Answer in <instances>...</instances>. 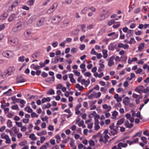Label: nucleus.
Returning a JSON list of instances; mask_svg holds the SVG:
<instances>
[{
    "label": "nucleus",
    "instance_id": "49530a36",
    "mask_svg": "<svg viewBox=\"0 0 149 149\" xmlns=\"http://www.w3.org/2000/svg\"><path fill=\"white\" fill-rule=\"evenodd\" d=\"M41 76L43 77H47L48 74L45 72H43L41 74Z\"/></svg>",
    "mask_w": 149,
    "mask_h": 149
},
{
    "label": "nucleus",
    "instance_id": "58836bf2",
    "mask_svg": "<svg viewBox=\"0 0 149 149\" xmlns=\"http://www.w3.org/2000/svg\"><path fill=\"white\" fill-rule=\"evenodd\" d=\"M94 97L96 98H97L100 97L101 94L100 92H98L97 94L96 93L94 94Z\"/></svg>",
    "mask_w": 149,
    "mask_h": 149
},
{
    "label": "nucleus",
    "instance_id": "2f4dec72",
    "mask_svg": "<svg viewBox=\"0 0 149 149\" xmlns=\"http://www.w3.org/2000/svg\"><path fill=\"white\" fill-rule=\"evenodd\" d=\"M136 42V41L134 39V38H131L130 41L127 42L128 43H129L130 44H135Z\"/></svg>",
    "mask_w": 149,
    "mask_h": 149
},
{
    "label": "nucleus",
    "instance_id": "ea45409f",
    "mask_svg": "<svg viewBox=\"0 0 149 149\" xmlns=\"http://www.w3.org/2000/svg\"><path fill=\"white\" fill-rule=\"evenodd\" d=\"M141 139L142 141L143 142L145 143H146L147 142V138L144 136H143L141 137Z\"/></svg>",
    "mask_w": 149,
    "mask_h": 149
},
{
    "label": "nucleus",
    "instance_id": "a211bd4d",
    "mask_svg": "<svg viewBox=\"0 0 149 149\" xmlns=\"http://www.w3.org/2000/svg\"><path fill=\"white\" fill-rule=\"evenodd\" d=\"M24 110L26 111L28 113H31L33 111V110L30 108L29 106H27L24 108Z\"/></svg>",
    "mask_w": 149,
    "mask_h": 149
},
{
    "label": "nucleus",
    "instance_id": "8fccbe9b",
    "mask_svg": "<svg viewBox=\"0 0 149 149\" xmlns=\"http://www.w3.org/2000/svg\"><path fill=\"white\" fill-rule=\"evenodd\" d=\"M128 31L127 33V36H128V35H129V36H130L132 35V31L133 30H128Z\"/></svg>",
    "mask_w": 149,
    "mask_h": 149
},
{
    "label": "nucleus",
    "instance_id": "f257e3e1",
    "mask_svg": "<svg viewBox=\"0 0 149 149\" xmlns=\"http://www.w3.org/2000/svg\"><path fill=\"white\" fill-rule=\"evenodd\" d=\"M23 28V23L19 22L17 23L14 26L13 29L14 32H17L20 31Z\"/></svg>",
    "mask_w": 149,
    "mask_h": 149
},
{
    "label": "nucleus",
    "instance_id": "79ce46f5",
    "mask_svg": "<svg viewBox=\"0 0 149 149\" xmlns=\"http://www.w3.org/2000/svg\"><path fill=\"white\" fill-rule=\"evenodd\" d=\"M8 135H6L5 133L2 134L1 135V138L2 139H6L8 138Z\"/></svg>",
    "mask_w": 149,
    "mask_h": 149
},
{
    "label": "nucleus",
    "instance_id": "20e7f679",
    "mask_svg": "<svg viewBox=\"0 0 149 149\" xmlns=\"http://www.w3.org/2000/svg\"><path fill=\"white\" fill-rule=\"evenodd\" d=\"M19 12L17 10L15 13H14L11 14L8 18V21L9 22H12L16 18L17 15L19 14Z\"/></svg>",
    "mask_w": 149,
    "mask_h": 149
},
{
    "label": "nucleus",
    "instance_id": "ddd939ff",
    "mask_svg": "<svg viewBox=\"0 0 149 149\" xmlns=\"http://www.w3.org/2000/svg\"><path fill=\"white\" fill-rule=\"evenodd\" d=\"M114 58V56H113L111 57L109 59V61L108 63V65L110 67L111 65L114 64L113 62V60Z\"/></svg>",
    "mask_w": 149,
    "mask_h": 149
},
{
    "label": "nucleus",
    "instance_id": "a18cd8bd",
    "mask_svg": "<svg viewBox=\"0 0 149 149\" xmlns=\"http://www.w3.org/2000/svg\"><path fill=\"white\" fill-rule=\"evenodd\" d=\"M29 121V118H23L22 120V122L23 123L25 124L28 123Z\"/></svg>",
    "mask_w": 149,
    "mask_h": 149
},
{
    "label": "nucleus",
    "instance_id": "1a4fd4ad",
    "mask_svg": "<svg viewBox=\"0 0 149 149\" xmlns=\"http://www.w3.org/2000/svg\"><path fill=\"white\" fill-rule=\"evenodd\" d=\"M45 20V19L44 17H41L37 21L36 26L37 27H39L42 25L44 23Z\"/></svg>",
    "mask_w": 149,
    "mask_h": 149
},
{
    "label": "nucleus",
    "instance_id": "423d86ee",
    "mask_svg": "<svg viewBox=\"0 0 149 149\" xmlns=\"http://www.w3.org/2000/svg\"><path fill=\"white\" fill-rule=\"evenodd\" d=\"M118 127L117 126H115L113 129L110 130V132L109 134L110 136H114L115 134H116L118 132Z\"/></svg>",
    "mask_w": 149,
    "mask_h": 149
},
{
    "label": "nucleus",
    "instance_id": "c03bdc74",
    "mask_svg": "<svg viewBox=\"0 0 149 149\" xmlns=\"http://www.w3.org/2000/svg\"><path fill=\"white\" fill-rule=\"evenodd\" d=\"M81 104H79L77 105L76 107H75L74 109V110L75 111H76V110H79V109L81 107Z\"/></svg>",
    "mask_w": 149,
    "mask_h": 149
},
{
    "label": "nucleus",
    "instance_id": "6e6552de",
    "mask_svg": "<svg viewBox=\"0 0 149 149\" xmlns=\"http://www.w3.org/2000/svg\"><path fill=\"white\" fill-rule=\"evenodd\" d=\"M37 18V16L36 15H32L29 19L28 20L27 24L28 25H30L33 23L34 21Z\"/></svg>",
    "mask_w": 149,
    "mask_h": 149
},
{
    "label": "nucleus",
    "instance_id": "5701e85b",
    "mask_svg": "<svg viewBox=\"0 0 149 149\" xmlns=\"http://www.w3.org/2000/svg\"><path fill=\"white\" fill-rule=\"evenodd\" d=\"M58 6V3H53V5L50 7V8L53 10L54 12Z\"/></svg>",
    "mask_w": 149,
    "mask_h": 149
},
{
    "label": "nucleus",
    "instance_id": "c9c22d12",
    "mask_svg": "<svg viewBox=\"0 0 149 149\" xmlns=\"http://www.w3.org/2000/svg\"><path fill=\"white\" fill-rule=\"evenodd\" d=\"M81 83L82 85H84L85 87H87L88 86H86V80L84 79H81Z\"/></svg>",
    "mask_w": 149,
    "mask_h": 149
},
{
    "label": "nucleus",
    "instance_id": "4d7b16f0",
    "mask_svg": "<svg viewBox=\"0 0 149 149\" xmlns=\"http://www.w3.org/2000/svg\"><path fill=\"white\" fill-rule=\"evenodd\" d=\"M12 109L13 110H17L18 108V105L17 104L15 105L12 107Z\"/></svg>",
    "mask_w": 149,
    "mask_h": 149
},
{
    "label": "nucleus",
    "instance_id": "338daca9",
    "mask_svg": "<svg viewBox=\"0 0 149 149\" xmlns=\"http://www.w3.org/2000/svg\"><path fill=\"white\" fill-rule=\"evenodd\" d=\"M84 75L86 77H90L91 74L89 72H85L84 74Z\"/></svg>",
    "mask_w": 149,
    "mask_h": 149
},
{
    "label": "nucleus",
    "instance_id": "393cba45",
    "mask_svg": "<svg viewBox=\"0 0 149 149\" xmlns=\"http://www.w3.org/2000/svg\"><path fill=\"white\" fill-rule=\"evenodd\" d=\"M75 87L80 91H82L84 88L83 86H80L79 84H77L75 85Z\"/></svg>",
    "mask_w": 149,
    "mask_h": 149
},
{
    "label": "nucleus",
    "instance_id": "9d476101",
    "mask_svg": "<svg viewBox=\"0 0 149 149\" xmlns=\"http://www.w3.org/2000/svg\"><path fill=\"white\" fill-rule=\"evenodd\" d=\"M107 18V15H106L104 16V14H103L102 13H101L100 15L98 17L97 19L98 21H101L104 20Z\"/></svg>",
    "mask_w": 149,
    "mask_h": 149
},
{
    "label": "nucleus",
    "instance_id": "72a5a7b5",
    "mask_svg": "<svg viewBox=\"0 0 149 149\" xmlns=\"http://www.w3.org/2000/svg\"><path fill=\"white\" fill-rule=\"evenodd\" d=\"M59 57L57 56H56L54 58V61L53 62V63H58L59 61Z\"/></svg>",
    "mask_w": 149,
    "mask_h": 149
},
{
    "label": "nucleus",
    "instance_id": "9b49d317",
    "mask_svg": "<svg viewBox=\"0 0 149 149\" xmlns=\"http://www.w3.org/2000/svg\"><path fill=\"white\" fill-rule=\"evenodd\" d=\"M127 146V143L123 144V143H119L117 145L118 149H122L121 147L122 148H125Z\"/></svg>",
    "mask_w": 149,
    "mask_h": 149
},
{
    "label": "nucleus",
    "instance_id": "6ab92c4d",
    "mask_svg": "<svg viewBox=\"0 0 149 149\" xmlns=\"http://www.w3.org/2000/svg\"><path fill=\"white\" fill-rule=\"evenodd\" d=\"M118 112L116 110H115L112 113V116L111 117V118L112 119H115L116 118V116L118 115Z\"/></svg>",
    "mask_w": 149,
    "mask_h": 149
},
{
    "label": "nucleus",
    "instance_id": "37998d69",
    "mask_svg": "<svg viewBox=\"0 0 149 149\" xmlns=\"http://www.w3.org/2000/svg\"><path fill=\"white\" fill-rule=\"evenodd\" d=\"M31 105L32 106V107L34 109H36V106L35 105V102L34 101H32L31 103Z\"/></svg>",
    "mask_w": 149,
    "mask_h": 149
},
{
    "label": "nucleus",
    "instance_id": "bf43d9fd",
    "mask_svg": "<svg viewBox=\"0 0 149 149\" xmlns=\"http://www.w3.org/2000/svg\"><path fill=\"white\" fill-rule=\"evenodd\" d=\"M89 10L93 12H95L96 10V8L93 6L89 7Z\"/></svg>",
    "mask_w": 149,
    "mask_h": 149
},
{
    "label": "nucleus",
    "instance_id": "f704fd0d",
    "mask_svg": "<svg viewBox=\"0 0 149 149\" xmlns=\"http://www.w3.org/2000/svg\"><path fill=\"white\" fill-rule=\"evenodd\" d=\"M31 33L30 31L26 30L24 32V35L26 37H28V36Z\"/></svg>",
    "mask_w": 149,
    "mask_h": 149
},
{
    "label": "nucleus",
    "instance_id": "5fc2aeb1",
    "mask_svg": "<svg viewBox=\"0 0 149 149\" xmlns=\"http://www.w3.org/2000/svg\"><path fill=\"white\" fill-rule=\"evenodd\" d=\"M6 141L5 143H6L9 144L11 142V141L10 139H9V136L7 138V139H5Z\"/></svg>",
    "mask_w": 149,
    "mask_h": 149
},
{
    "label": "nucleus",
    "instance_id": "a19ab883",
    "mask_svg": "<svg viewBox=\"0 0 149 149\" xmlns=\"http://www.w3.org/2000/svg\"><path fill=\"white\" fill-rule=\"evenodd\" d=\"M114 22H115V21L113 19H112V20H110L108 22V24L109 26H111L114 23Z\"/></svg>",
    "mask_w": 149,
    "mask_h": 149
},
{
    "label": "nucleus",
    "instance_id": "0eeeda50",
    "mask_svg": "<svg viewBox=\"0 0 149 149\" xmlns=\"http://www.w3.org/2000/svg\"><path fill=\"white\" fill-rule=\"evenodd\" d=\"M19 4L18 0H16L13 2L11 6L9 7L8 10L9 11H13V8L17 6Z\"/></svg>",
    "mask_w": 149,
    "mask_h": 149
},
{
    "label": "nucleus",
    "instance_id": "dca6fc26",
    "mask_svg": "<svg viewBox=\"0 0 149 149\" xmlns=\"http://www.w3.org/2000/svg\"><path fill=\"white\" fill-rule=\"evenodd\" d=\"M8 16V14L7 13H4L0 16V19L2 20L6 19Z\"/></svg>",
    "mask_w": 149,
    "mask_h": 149
},
{
    "label": "nucleus",
    "instance_id": "f03ea898",
    "mask_svg": "<svg viewBox=\"0 0 149 149\" xmlns=\"http://www.w3.org/2000/svg\"><path fill=\"white\" fill-rule=\"evenodd\" d=\"M3 55L8 58H10L14 56V53L12 51L7 50L3 52Z\"/></svg>",
    "mask_w": 149,
    "mask_h": 149
},
{
    "label": "nucleus",
    "instance_id": "3c124183",
    "mask_svg": "<svg viewBox=\"0 0 149 149\" xmlns=\"http://www.w3.org/2000/svg\"><path fill=\"white\" fill-rule=\"evenodd\" d=\"M73 72L74 73L75 75L77 76H79L80 75V72H78L77 70H73Z\"/></svg>",
    "mask_w": 149,
    "mask_h": 149
},
{
    "label": "nucleus",
    "instance_id": "412c9836",
    "mask_svg": "<svg viewBox=\"0 0 149 149\" xmlns=\"http://www.w3.org/2000/svg\"><path fill=\"white\" fill-rule=\"evenodd\" d=\"M125 120V119L124 118H122L120 119V120H118L116 123V125H120L122 124L123 122H124Z\"/></svg>",
    "mask_w": 149,
    "mask_h": 149
},
{
    "label": "nucleus",
    "instance_id": "774afa93",
    "mask_svg": "<svg viewBox=\"0 0 149 149\" xmlns=\"http://www.w3.org/2000/svg\"><path fill=\"white\" fill-rule=\"evenodd\" d=\"M85 47V46L84 44H82L80 45L79 49L80 50H82L84 49Z\"/></svg>",
    "mask_w": 149,
    "mask_h": 149
},
{
    "label": "nucleus",
    "instance_id": "2eb2a0df",
    "mask_svg": "<svg viewBox=\"0 0 149 149\" xmlns=\"http://www.w3.org/2000/svg\"><path fill=\"white\" fill-rule=\"evenodd\" d=\"M116 47V45H114V43H111L108 46V49L109 50L113 51L114 49Z\"/></svg>",
    "mask_w": 149,
    "mask_h": 149
},
{
    "label": "nucleus",
    "instance_id": "de8ad7c7",
    "mask_svg": "<svg viewBox=\"0 0 149 149\" xmlns=\"http://www.w3.org/2000/svg\"><path fill=\"white\" fill-rule=\"evenodd\" d=\"M81 29L83 32H85L86 31L84 30V29L86 27V25L84 24H83L81 25Z\"/></svg>",
    "mask_w": 149,
    "mask_h": 149
},
{
    "label": "nucleus",
    "instance_id": "cd10ccee",
    "mask_svg": "<svg viewBox=\"0 0 149 149\" xmlns=\"http://www.w3.org/2000/svg\"><path fill=\"white\" fill-rule=\"evenodd\" d=\"M34 3V0H29L27 2V3L29 6H31Z\"/></svg>",
    "mask_w": 149,
    "mask_h": 149
},
{
    "label": "nucleus",
    "instance_id": "4468645a",
    "mask_svg": "<svg viewBox=\"0 0 149 149\" xmlns=\"http://www.w3.org/2000/svg\"><path fill=\"white\" fill-rule=\"evenodd\" d=\"M89 7L87 6L84 8L81 11V13L82 14H86L89 11Z\"/></svg>",
    "mask_w": 149,
    "mask_h": 149
},
{
    "label": "nucleus",
    "instance_id": "f8f14e48",
    "mask_svg": "<svg viewBox=\"0 0 149 149\" xmlns=\"http://www.w3.org/2000/svg\"><path fill=\"white\" fill-rule=\"evenodd\" d=\"M143 88L144 87L143 86H140L136 88L135 90L137 92L141 94L143 92Z\"/></svg>",
    "mask_w": 149,
    "mask_h": 149
},
{
    "label": "nucleus",
    "instance_id": "69168bd1",
    "mask_svg": "<svg viewBox=\"0 0 149 149\" xmlns=\"http://www.w3.org/2000/svg\"><path fill=\"white\" fill-rule=\"evenodd\" d=\"M58 45V43L57 42V41H56V42H53L52 44V46L54 47H56Z\"/></svg>",
    "mask_w": 149,
    "mask_h": 149
},
{
    "label": "nucleus",
    "instance_id": "0e129e2a",
    "mask_svg": "<svg viewBox=\"0 0 149 149\" xmlns=\"http://www.w3.org/2000/svg\"><path fill=\"white\" fill-rule=\"evenodd\" d=\"M15 123L19 127H21L22 126V124L21 122H15Z\"/></svg>",
    "mask_w": 149,
    "mask_h": 149
},
{
    "label": "nucleus",
    "instance_id": "f3484780",
    "mask_svg": "<svg viewBox=\"0 0 149 149\" xmlns=\"http://www.w3.org/2000/svg\"><path fill=\"white\" fill-rule=\"evenodd\" d=\"M79 31V29H76L74 30L73 31L70 33V34L72 36L73 35H77Z\"/></svg>",
    "mask_w": 149,
    "mask_h": 149
},
{
    "label": "nucleus",
    "instance_id": "7ed1b4c3",
    "mask_svg": "<svg viewBox=\"0 0 149 149\" xmlns=\"http://www.w3.org/2000/svg\"><path fill=\"white\" fill-rule=\"evenodd\" d=\"M8 41L12 45L15 46L18 44L19 40L17 38H9L8 39Z\"/></svg>",
    "mask_w": 149,
    "mask_h": 149
},
{
    "label": "nucleus",
    "instance_id": "7c9ffc66",
    "mask_svg": "<svg viewBox=\"0 0 149 149\" xmlns=\"http://www.w3.org/2000/svg\"><path fill=\"white\" fill-rule=\"evenodd\" d=\"M7 126L9 128L11 127L12 126V122L10 120H8L7 122Z\"/></svg>",
    "mask_w": 149,
    "mask_h": 149
},
{
    "label": "nucleus",
    "instance_id": "4c0bfd02",
    "mask_svg": "<svg viewBox=\"0 0 149 149\" xmlns=\"http://www.w3.org/2000/svg\"><path fill=\"white\" fill-rule=\"evenodd\" d=\"M27 144V141H24L19 143V145L21 146H25Z\"/></svg>",
    "mask_w": 149,
    "mask_h": 149
},
{
    "label": "nucleus",
    "instance_id": "a878e982",
    "mask_svg": "<svg viewBox=\"0 0 149 149\" xmlns=\"http://www.w3.org/2000/svg\"><path fill=\"white\" fill-rule=\"evenodd\" d=\"M47 94L50 95L54 94H55L54 91L52 89H50L47 91Z\"/></svg>",
    "mask_w": 149,
    "mask_h": 149
},
{
    "label": "nucleus",
    "instance_id": "c85d7f7f",
    "mask_svg": "<svg viewBox=\"0 0 149 149\" xmlns=\"http://www.w3.org/2000/svg\"><path fill=\"white\" fill-rule=\"evenodd\" d=\"M15 70V68L14 67H11L9 68L8 70V72H13Z\"/></svg>",
    "mask_w": 149,
    "mask_h": 149
},
{
    "label": "nucleus",
    "instance_id": "09e8293b",
    "mask_svg": "<svg viewBox=\"0 0 149 149\" xmlns=\"http://www.w3.org/2000/svg\"><path fill=\"white\" fill-rule=\"evenodd\" d=\"M22 8L23 9L25 10H28L29 9V7L25 5L22 6Z\"/></svg>",
    "mask_w": 149,
    "mask_h": 149
},
{
    "label": "nucleus",
    "instance_id": "603ef678",
    "mask_svg": "<svg viewBox=\"0 0 149 149\" xmlns=\"http://www.w3.org/2000/svg\"><path fill=\"white\" fill-rule=\"evenodd\" d=\"M31 113H31V117L32 118L35 117H38V115H37L36 113H35V112H32Z\"/></svg>",
    "mask_w": 149,
    "mask_h": 149
},
{
    "label": "nucleus",
    "instance_id": "864d4df0",
    "mask_svg": "<svg viewBox=\"0 0 149 149\" xmlns=\"http://www.w3.org/2000/svg\"><path fill=\"white\" fill-rule=\"evenodd\" d=\"M11 99L13 101V102L14 101H15L16 102H17V100H19L20 99H16L15 96H14L11 97Z\"/></svg>",
    "mask_w": 149,
    "mask_h": 149
},
{
    "label": "nucleus",
    "instance_id": "b1692460",
    "mask_svg": "<svg viewBox=\"0 0 149 149\" xmlns=\"http://www.w3.org/2000/svg\"><path fill=\"white\" fill-rule=\"evenodd\" d=\"M99 65L100 66L99 68H101L102 69L104 68V64H103L104 63V62L103 61L102 59H100L99 61Z\"/></svg>",
    "mask_w": 149,
    "mask_h": 149
},
{
    "label": "nucleus",
    "instance_id": "bb28decb",
    "mask_svg": "<svg viewBox=\"0 0 149 149\" xmlns=\"http://www.w3.org/2000/svg\"><path fill=\"white\" fill-rule=\"evenodd\" d=\"M29 138L31 139L33 141H34L37 139L36 137L35 136L34 134H31L29 136Z\"/></svg>",
    "mask_w": 149,
    "mask_h": 149
},
{
    "label": "nucleus",
    "instance_id": "c756f323",
    "mask_svg": "<svg viewBox=\"0 0 149 149\" xmlns=\"http://www.w3.org/2000/svg\"><path fill=\"white\" fill-rule=\"evenodd\" d=\"M69 20L68 19H64L63 22V24L65 26H67L68 24L69 23Z\"/></svg>",
    "mask_w": 149,
    "mask_h": 149
},
{
    "label": "nucleus",
    "instance_id": "e433bc0d",
    "mask_svg": "<svg viewBox=\"0 0 149 149\" xmlns=\"http://www.w3.org/2000/svg\"><path fill=\"white\" fill-rule=\"evenodd\" d=\"M88 143L91 146H93L95 145V143L94 141L92 140H90L88 141Z\"/></svg>",
    "mask_w": 149,
    "mask_h": 149
},
{
    "label": "nucleus",
    "instance_id": "473e14b6",
    "mask_svg": "<svg viewBox=\"0 0 149 149\" xmlns=\"http://www.w3.org/2000/svg\"><path fill=\"white\" fill-rule=\"evenodd\" d=\"M24 56H20L18 58V61L19 62H22L24 61Z\"/></svg>",
    "mask_w": 149,
    "mask_h": 149
},
{
    "label": "nucleus",
    "instance_id": "680f3d73",
    "mask_svg": "<svg viewBox=\"0 0 149 149\" xmlns=\"http://www.w3.org/2000/svg\"><path fill=\"white\" fill-rule=\"evenodd\" d=\"M149 87H146L145 89H144L143 91V92L144 93H147L149 91Z\"/></svg>",
    "mask_w": 149,
    "mask_h": 149
},
{
    "label": "nucleus",
    "instance_id": "13d9d810",
    "mask_svg": "<svg viewBox=\"0 0 149 149\" xmlns=\"http://www.w3.org/2000/svg\"><path fill=\"white\" fill-rule=\"evenodd\" d=\"M6 94H7V96H10L12 95V93H11L8 92V91H7L4 92L3 94V95H4Z\"/></svg>",
    "mask_w": 149,
    "mask_h": 149
},
{
    "label": "nucleus",
    "instance_id": "e2e57ef3",
    "mask_svg": "<svg viewBox=\"0 0 149 149\" xmlns=\"http://www.w3.org/2000/svg\"><path fill=\"white\" fill-rule=\"evenodd\" d=\"M142 71V70L140 68H139L135 72L136 74H140Z\"/></svg>",
    "mask_w": 149,
    "mask_h": 149
},
{
    "label": "nucleus",
    "instance_id": "052dcab7",
    "mask_svg": "<svg viewBox=\"0 0 149 149\" xmlns=\"http://www.w3.org/2000/svg\"><path fill=\"white\" fill-rule=\"evenodd\" d=\"M91 54L96 55L97 52H95L94 48H92L91 52Z\"/></svg>",
    "mask_w": 149,
    "mask_h": 149
},
{
    "label": "nucleus",
    "instance_id": "39448f33",
    "mask_svg": "<svg viewBox=\"0 0 149 149\" xmlns=\"http://www.w3.org/2000/svg\"><path fill=\"white\" fill-rule=\"evenodd\" d=\"M62 19V17L59 15L55 16L52 17V21L54 23H58L61 21Z\"/></svg>",
    "mask_w": 149,
    "mask_h": 149
},
{
    "label": "nucleus",
    "instance_id": "aec40b11",
    "mask_svg": "<svg viewBox=\"0 0 149 149\" xmlns=\"http://www.w3.org/2000/svg\"><path fill=\"white\" fill-rule=\"evenodd\" d=\"M26 81V79L24 78H22L19 79L18 78H17L16 79V83L18 84L20 83L25 82Z\"/></svg>",
    "mask_w": 149,
    "mask_h": 149
},
{
    "label": "nucleus",
    "instance_id": "6e6d98bb",
    "mask_svg": "<svg viewBox=\"0 0 149 149\" xmlns=\"http://www.w3.org/2000/svg\"><path fill=\"white\" fill-rule=\"evenodd\" d=\"M93 123H90L89 124H88V128L89 129H91L93 126Z\"/></svg>",
    "mask_w": 149,
    "mask_h": 149
},
{
    "label": "nucleus",
    "instance_id": "4be33fe9",
    "mask_svg": "<svg viewBox=\"0 0 149 149\" xmlns=\"http://www.w3.org/2000/svg\"><path fill=\"white\" fill-rule=\"evenodd\" d=\"M144 46V43H141L138 47V50L139 51H141Z\"/></svg>",
    "mask_w": 149,
    "mask_h": 149
}]
</instances>
